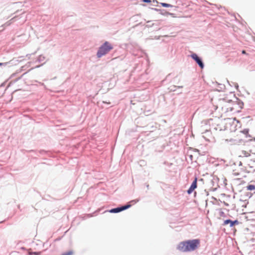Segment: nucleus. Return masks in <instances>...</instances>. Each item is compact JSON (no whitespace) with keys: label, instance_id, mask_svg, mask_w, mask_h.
<instances>
[{"label":"nucleus","instance_id":"12","mask_svg":"<svg viewBox=\"0 0 255 255\" xmlns=\"http://www.w3.org/2000/svg\"><path fill=\"white\" fill-rule=\"evenodd\" d=\"M239 224V222L238 220H235L234 221H233L232 222V225H231V227H233V226H234L235 224Z\"/></svg>","mask_w":255,"mask_h":255},{"label":"nucleus","instance_id":"2","mask_svg":"<svg viewBox=\"0 0 255 255\" xmlns=\"http://www.w3.org/2000/svg\"><path fill=\"white\" fill-rule=\"evenodd\" d=\"M113 48L112 45L108 41H106L99 49L97 55L100 58L108 53Z\"/></svg>","mask_w":255,"mask_h":255},{"label":"nucleus","instance_id":"4","mask_svg":"<svg viewBox=\"0 0 255 255\" xmlns=\"http://www.w3.org/2000/svg\"><path fill=\"white\" fill-rule=\"evenodd\" d=\"M191 56L195 61H196V62L198 64V65L201 68H203L204 67V64L203 62L196 54H192L191 55Z\"/></svg>","mask_w":255,"mask_h":255},{"label":"nucleus","instance_id":"7","mask_svg":"<svg viewBox=\"0 0 255 255\" xmlns=\"http://www.w3.org/2000/svg\"><path fill=\"white\" fill-rule=\"evenodd\" d=\"M160 4L163 7H171L172 6V5L168 4V3H166L161 2V3H160Z\"/></svg>","mask_w":255,"mask_h":255},{"label":"nucleus","instance_id":"13","mask_svg":"<svg viewBox=\"0 0 255 255\" xmlns=\"http://www.w3.org/2000/svg\"><path fill=\"white\" fill-rule=\"evenodd\" d=\"M143 1L147 2V3H150L151 2V0H143Z\"/></svg>","mask_w":255,"mask_h":255},{"label":"nucleus","instance_id":"1","mask_svg":"<svg viewBox=\"0 0 255 255\" xmlns=\"http://www.w3.org/2000/svg\"><path fill=\"white\" fill-rule=\"evenodd\" d=\"M200 245L199 239H194L180 242L177 249L182 252H189L196 250Z\"/></svg>","mask_w":255,"mask_h":255},{"label":"nucleus","instance_id":"3","mask_svg":"<svg viewBox=\"0 0 255 255\" xmlns=\"http://www.w3.org/2000/svg\"><path fill=\"white\" fill-rule=\"evenodd\" d=\"M251 154L255 155V149H251L249 151L242 149L238 151V155L239 157H247L250 156Z\"/></svg>","mask_w":255,"mask_h":255},{"label":"nucleus","instance_id":"14","mask_svg":"<svg viewBox=\"0 0 255 255\" xmlns=\"http://www.w3.org/2000/svg\"><path fill=\"white\" fill-rule=\"evenodd\" d=\"M34 255H39V253H36V252H34V253H33Z\"/></svg>","mask_w":255,"mask_h":255},{"label":"nucleus","instance_id":"9","mask_svg":"<svg viewBox=\"0 0 255 255\" xmlns=\"http://www.w3.org/2000/svg\"><path fill=\"white\" fill-rule=\"evenodd\" d=\"M247 189L249 190H253L255 189V186L254 185H250L247 186Z\"/></svg>","mask_w":255,"mask_h":255},{"label":"nucleus","instance_id":"15","mask_svg":"<svg viewBox=\"0 0 255 255\" xmlns=\"http://www.w3.org/2000/svg\"><path fill=\"white\" fill-rule=\"evenodd\" d=\"M242 52L243 54H246V53L245 50H243Z\"/></svg>","mask_w":255,"mask_h":255},{"label":"nucleus","instance_id":"5","mask_svg":"<svg viewBox=\"0 0 255 255\" xmlns=\"http://www.w3.org/2000/svg\"><path fill=\"white\" fill-rule=\"evenodd\" d=\"M129 207H130V205H126L124 206H122V207L114 208V209H111L110 211V213H118V212H120L121 211H122L124 210H126V209L128 208Z\"/></svg>","mask_w":255,"mask_h":255},{"label":"nucleus","instance_id":"10","mask_svg":"<svg viewBox=\"0 0 255 255\" xmlns=\"http://www.w3.org/2000/svg\"><path fill=\"white\" fill-rule=\"evenodd\" d=\"M73 255V252L72 251H70L67 253L62 254L61 255Z\"/></svg>","mask_w":255,"mask_h":255},{"label":"nucleus","instance_id":"16","mask_svg":"<svg viewBox=\"0 0 255 255\" xmlns=\"http://www.w3.org/2000/svg\"><path fill=\"white\" fill-rule=\"evenodd\" d=\"M3 65V63H0V66H1V65Z\"/></svg>","mask_w":255,"mask_h":255},{"label":"nucleus","instance_id":"6","mask_svg":"<svg viewBox=\"0 0 255 255\" xmlns=\"http://www.w3.org/2000/svg\"><path fill=\"white\" fill-rule=\"evenodd\" d=\"M197 178L196 177L195 178L194 181L192 182L190 188L187 190L188 194H190L191 193H192V192L194 190V189L197 188Z\"/></svg>","mask_w":255,"mask_h":255},{"label":"nucleus","instance_id":"11","mask_svg":"<svg viewBox=\"0 0 255 255\" xmlns=\"http://www.w3.org/2000/svg\"><path fill=\"white\" fill-rule=\"evenodd\" d=\"M233 174L235 176H238L240 174L239 172L236 171V170H234L233 171Z\"/></svg>","mask_w":255,"mask_h":255},{"label":"nucleus","instance_id":"8","mask_svg":"<svg viewBox=\"0 0 255 255\" xmlns=\"http://www.w3.org/2000/svg\"><path fill=\"white\" fill-rule=\"evenodd\" d=\"M232 222H233V221L231 220H226L224 221V225H227L230 223V226L231 227V225H232Z\"/></svg>","mask_w":255,"mask_h":255},{"label":"nucleus","instance_id":"17","mask_svg":"<svg viewBox=\"0 0 255 255\" xmlns=\"http://www.w3.org/2000/svg\"><path fill=\"white\" fill-rule=\"evenodd\" d=\"M254 161H255V160Z\"/></svg>","mask_w":255,"mask_h":255}]
</instances>
